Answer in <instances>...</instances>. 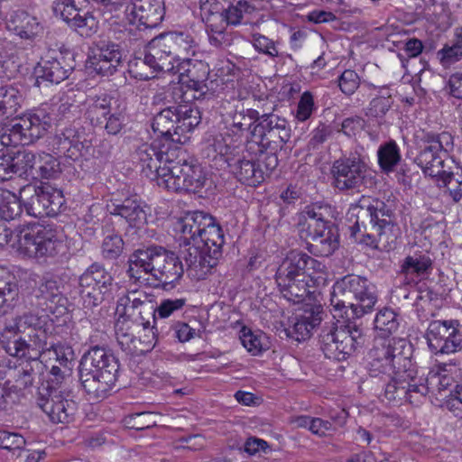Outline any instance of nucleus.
Returning a JSON list of instances; mask_svg holds the SVG:
<instances>
[{
    "label": "nucleus",
    "mask_w": 462,
    "mask_h": 462,
    "mask_svg": "<svg viewBox=\"0 0 462 462\" xmlns=\"http://www.w3.org/2000/svg\"><path fill=\"white\" fill-rule=\"evenodd\" d=\"M65 23L83 37H91L98 31V21L90 12H79Z\"/></svg>",
    "instance_id": "obj_46"
},
{
    "label": "nucleus",
    "mask_w": 462,
    "mask_h": 462,
    "mask_svg": "<svg viewBox=\"0 0 462 462\" xmlns=\"http://www.w3.org/2000/svg\"><path fill=\"white\" fill-rule=\"evenodd\" d=\"M419 387L417 393L421 396V400L427 394L448 396L456 383L452 375H441L439 372L428 374L426 377L419 376Z\"/></svg>",
    "instance_id": "obj_34"
},
{
    "label": "nucleus",
    "mask_w": 462,
    "mask_h": 462,
    "mask_svg": "<svg viewBox=\"0 0 462 462\" xmlns=\"http://www.w3.org/2000/svg\"><path fill=\"white\" fill-rule=\"evenodd\" d=\"M23 212L20 199L12 191L5 189L0 200V217L5 221L14 220Z\"/></svg>",
    "instance_id": "obj_49"
},
{
    "label": "nucleus",
    "mask_w": 462,
    "mask_h": 462,
    "mask_svg": "<svg viewBox=\"0 0 462 462\" xmlns=\"http://www.w3.org/2000/svg\"><path fill=\"white\" fill-rule=\"evenodd\" d=\"M22 101L23 96L16 88L11 85L0 86V120L16 116Z\"/></svg>",
    "instance_id": "obj_41"
},
{
    "label": "nucleus",
    "mask_w": 462,
    "mask_h": 462,
    "mask_svg": "<svg viewBox=\"0 0 462 462\" xmlns=\"http://www.w3.org/2000/svg\"><path fill=\"white\" fill-rule=\"evenodd\" d=\"M432 263L433 262L428 253L416 251L403 259L400 266V273L406 278L413 275L417 277L424 276L430 273Z\"/></svg>",
    "instance_id": "obj_38"
},
{
    "label": "nucleus",
    "mask_w": 462,
    "mask_h": 462,
    "mask_svg": "<svg viewBox=\"0 0 462 462\" xmlns=\"http://www.w3.org/2000/svg\"><path fill=\"white\" fill-rule=\"evenodd\" d=\"M429 349L435 355L462 350V326L457 319L432 320L425 333Z\"/></svg>",
    "instance_id": "obj_21"
},
{
    "label": "nucleus",
    "mask_w": 462,
    "mask_h": 462,
    "mask_svg": "<svg viewBox=\"0 0 462 462\" xmlns=\"http://www.w3.org/2000/svg\"><path fill=\"white\" fill-rule=\"evenodd\" d=\"M200 16L206 23L223 22L222 16L224 6L217 0H199Z\"/></svg>",
    "instance_id": "obj_55"
},
{
    "label": "nucleus",
    "mask_w": 462,
    "mask_h": 462,
    "mask_svg": "<svg viewBox=\"0 0 462 462\" xmlns=\"http://www.w3.org/2000/svg\"><path fill=\"white\" fill-rule=\"evenodd\" d=\"M18 297V287L14 282H5L0 287V316L13 308Z\"/></svg>",
    "instance_id": "obj_62"
},
{
    "label": "nucleus",
    "mask_w": 462,
    "mask_h": 462,
    "mask_svg": "<svg viewBox=\"0 0 462 462\" xmlns=\"http://www.w3.org/2000/svg\"><path fill=\"white\" fill-rule=\"evenodd\" d=\"M206 32L209 43L216 48H224L229 45V38L226 32V26L224 22L206 24Z\"/></svg>",
    "instance_id": "obj_58"
},
{
    "label": "nucleus",
    "mask_w": 462,
    "mask_h": 462,
    "mask_svg": "<svg viewBox=\"0 0 462 462\" xmlns=\"http://www.w3.org/2000/svg\"><path fill=\"white\" fill-rule=\"evenodd\" d=\"M240 145L235 143L227 132L225 134H217L208 136L204 142L203 154L209 160H223L226 163L229 156H234L239 152Z\"/></svg>",
    "instance_id": "obj_32"
},
{
    "label": "nucleus",
    "mask_w": 462,
    "mask_h": 462,
    "mask_svg": "<svg viewBox=\"0 0 462 462\" xmlns=\"http://www.w3.org/2000/svg\"><path fill=\"white\" fill-rule=\"evenodd\" d=\"M378 296L374 284L365 277L347 274L337 280L330 292L331 311L334 318H350L360 320L370 313Z\"/></svg>",
    "instance_id": "obj_7"
},
{
    "label": "nucleus",
    "mask_w": 462,
    "mask_h": 462,
    "mask_svg": "<svg viewBox=\"0 0 462 462\" xmlns=\"http://www.w3.org/2000/svg\"><path fill=\"white\" fill-rule=\"evenodd\" d=\"M206 176L202 168L194 160L172 158V163L168 164L165 177L159 180V186L176 192H197L204 187Z\"/></svg>",
    "instance_id": "obj_19"
},
{
    "label": "nucleus",
    "mask_w": 462,
    "mask_h": 462,
    "mask_svg": "<svg viewBox=\"0 0 462 462\" xmlns=\"http://www.w3.org/2000/svg\"><path fill=\"white\" fill-rule=\"evenodd\" d=\"M35 296L38 299L57 304L64 300L59 282L52 278L47 277H43L41 280L35 291Z\"/></svg>",
    "instance_id": "obj_51"
},
{
    "label": "nucleus",
    "mask_w": 462,
    "mask_h": 462,
    "mask_svg": "<svg viewBox=\"0 0 462 462\" xmlns=\"http://www.w3.org/2000/svg\"><path fill=\"white\" fill-rule=\"evenodd\" d=\"M240 339L243 346L253 356H257L263 352L262 336L254 334L251 329L244 328L241 330Z\"/></svg>",
    "instance_id": "obj_63"
},
{
    "label": "nucleus",
    "mask_w": 462,
    "mask_h": 462,
    "mask_svg": "<svg viewBox=\"0 0 462 462\" xmlns=\"http://www.w3.org/2000/svg\"><path fill=\"white\" fill-rule=\"evenodd\" d=\"M92 56L97 57L99 60H108L118 67L123 65V51H121L120 44L110 39L98 41Z\"/></svg>",
    "instance_id": "obj_45"
},
{
    "label": "nucleus",
    "mask_w": 462,
    "mask_h": 462,
    "mask_svg": "<svg viewBox=\"0 0 462 462\" xmlns=\"http://www.w3.org/2000/svg\"><path fill=\"white\" fill-rule=\"evenodd\" d=\"M454 148V137L448 132L422 133L414 162L439 188H446L454 202L462 199V171L454 172L447 160Z\"/></svg>",
    "instance_id": "obj_3"
},
{
    "label": "nucleus",
    "mask_w": 462,
    "mask_h": 462,
    "mask_svg": "<svg viewBox=\"0 0 462 462\" xmlns=\"http://www.w3.org/2000/svg\"><path fill=\"white\" fill-rule=\"evenodd\" d=\"M368 174L365 157L356 152L336 160L331 167L333 185L340 191L359 192L365 185Z\"/></svg>",
    "instance_id": "obj_20"
},
{
    "label": "nucleus",
    "mask_w": 462,
    "mask_h": 462,
    "mask_svg": "<svg viewBox=\"0 0 462 462\" xmlns=\"http://www.w3.org/2000/svg\"><path fill=\"white\" fill-rule=\"evenodd\" d=\"M175 152L171 143H143L135 150L134 159L138 161L144 175L156 180L159 184L160 179L165 177L168 164L172 163Z\"/></svg>",
    "instance_id": "obj_23"
},
{
    "label": "nucleus",
    "mask_w": 462,
    "mask_h": 462,
    "mask_svg": "<svg viewBox=\"0 0 462 462\" xmlns=\"http://www.w3.org/2000/svg\"><path fill=\"white\" fill-rule=\"evenodd\" d=\"M174 59L163 51L152 42H148L143 59L141 63L147 65L152 71L150 73L136 72L135 79L141 80H148L155 77L158 72H166L167 70L173 69Z\"/></svg>",
    "instance_id": "obj_31"
},
{
    "label": "nucleus",
    "mask_w": 462,
    "mask_h": 462,
    "mask_svg": "<svg viewBox=\"0 0 462 462\" xmlns=\"http://www.w3.org/2000/svg\"><path fill=\"white\" fill-rule=\"evenodd\" d=\"M327 208L311 204L302 210L299 217L298 230L301 238L310 240L308 250L314 255L328 257L339 245L337 226L325 216Z\"/></svg>",
    "instance_id": "obj_11"
},
{
    "label": "nucleus",
    "mask_w": 462,
    "mask_h": 462,
    "mask_svg": "<svg viewBox=\"0 0 462 462\" xmlns=\"http://www.w3.org/2000/svg\"><path fill=\"white\" fill-rule=\"evenodd\" d=\"M180 239L184 241L181 235ZM178 255L185 262L189 275L198 281L206 279L218 263L216 257L204 254V248L198 242H183V247L180 249Z\"/></svg>",
    "instance_id": "obj_26"
},
{
    "label": "nucleus",
    "mask_w": 462,
    "mask_h": 462,
    "mask_svg": "<svg viewBox=\"0 0 462 462\" xmlns=\"http://www.w3.org/2000/svg\"><path fill=\"white\" fill-rule=\"evenodd\" d=\"M255 11V7L247 1L240 0L236 5H232L227 8H224L222 16L224 24L237 25L241 23L245 14H252Z\"/></svg>",
    "instance_id": "obj_52"
},
{
    "label": "nucleus",
    "mask_w": 462,
    "mask_h": 462,
    "mask_svg": "<svg viewBox=\"0 0 462 462\" xmlns=\"http://www.w3.org/2000/svg\"><path fill=\"white\" fill-rule=\"evenodd\" d=\"M172 46L176 53V57L195 55L198 45L194 37L185 32H170Z\"/></svg>",
    "instance_id": "obj_48"
},
{
    "label": "nucleus",
    "mask_w": 462,
    "mask_h": 462,
    "mask_svg": "<svg viewBox=\"0 0 462 462\" xmlns=\"http://www.w3.org/2000/svg\"><path fill=\"white\" fill-rule=\"evenodd\" d=\"M114 278L104 264L93 263L79 277V294L85 309H93L109 296L114 288Z\"/></svg>",
    "instance_id": "obj_18"
},
{
    "label": "nucleus",
    "mask_w": 462,
    "mask_h": 462,
    "mask_svg": "<svg viewBox=\"0 0 462 462\" xmlns=\"http://www.w3.org/2000/svg\"><path fill=\"white\" fill-rule=\"evenodd\" d=\"M374 323V328L381 333V337H375L373 345L378 339H390L389 336L397 331L399 328L398 315L393 310L383 308L377 312Z\"/></svg>",
    "instance_id": "obj_43"
},
{
    "label": "nucleus",
    "mask_w": 462,
    "mask_h": 462,
    "mask_svg": "<svg viewBox=\"0 0 462 462\" xmlns=\"http://www.w3.org/2000/svg\"><path fill=\"white\" fill-rule=\"evenodd\" d=\"M69 371V368H61L58 365H52L49 373V377L38 387L37 393H42V389L47 390L48 393L54 391H71L69 384L70 381Z\"/></svg>",
    "instance_id": "obj_44"
},
{
    "label": "nucleus",
    "mask_w": 462,
    "mask_h": 462,
    "mask_svg": "<svg viewBox=\"0 0 462 462\" xmlns=\"http://www.w3.org/2000/svg\"><path fill=\"white\" fill-rule=\"evenodd\" d=\"M440 64L444 68H448L454 63L462 60V48L456 47L453 44H445L442 49L437 52Z\"/></svg>",
    "instance_id": "obj_64"
},
{
    "label": "nucleus",
    "mask_w": 462,
    "mask_h": 462,
    "mask_svg": "<svg viewBox=\"0 0 462 462\" xmlns=\"http://www.w3.org/2000/svg\"><path fill=\"white\" fill-rule=\"evenodd\" d=\"M316 109L317 107L315 106L312 93L305 91L300 97L294 116L297 121L305 122L311 117Z\"/></svg>",
    "instance_id": "obj_59"
},
{
    "label": "nucleus",
    "mask_w": 462,
    "mask_h": 462,
    "mask_svg": "<svg viewBox=\"0 0 462 462\" xmlns=\"http://www.w3.org/2000/svg\"><path fill=\"white\" fill-rule=\"evenodd\" d=\"M377 160L383 172L390 173L395 171L402 162V153L394 140L391 139L380 144L377 150Z\"/></svg>",
    "instance_id": "obj_40"
},
{
    "label": "nucleus",
    "mask_w": 462,
    "mask_h": 462,
    "mask_svg": "<svg viewBox=\"0 0 462 462\" xmlns=\"http://www.w3.org/2000/svg\"><path fill=\"white\" fill-rule=\"evenodd\" d=\"M184 273V264L173 251L161 245H151L134 250L128 258L127 273L139 281L143 274H151L164 290L172 289Z\"/></svg>",
    "instance_id": "obj_5"
},
{
    "label": "nucleus",
    "mask_w": 462,
    "mask_h": 462,
    "mask_svg": "<svg viewBox=\"0 0 462 462\" xmlns=\"http://www.w3.org/2000/svg\"><path fill=\"white\" fill-rule=\"evenodd\" d=\"M34 365L36 364L32 361H22L18 365L10 367L7 372L9 378L6 382L10 383V386L21 398L25 396L26 392L30 393L33 387L36 375Z\"/></svg>",
    "instance_id": "obj_33"
},
{
    "label": "nucleus",
    "mask_w": 462,
    "mask_h": 462,
    "mask_svg": "<svg viewBox=\"0 0 462 462\" xmlns=\"http://www.w3.org/2000/svg\"><path fill=\"white\" fill-rule=\"evenodd\" d=\"M116 312L144 329L154 328L156 310L154 304L143 291H131L118 298Z\"/></svg>",
    "instance_id": "obj_22"
},
{
    "label": "nucleus",
    "mask_w": 462,
    "mask_h": 462,
    "mask_svg": "<svg viewBox=\"0 0 462 462\" xmlns=\"http://www.w3.org/2000/svg\"><path fill=\"white\" fill-rule=\"evenodd\" d=\"M157 414L150 411H143L129 414L125 418V423L127 428L135 430H143L156 426Z\"/></svg>",
    "instance_id": "obj_56"
},
{
    "label": "nucleus",
    "mask_w": 462,
    "mask_h": 462,
    "mask_svg": "<svg viewBox=\"0 0 462 462\" xmlns=\"http://www.w3.org/2000/svg\"><path fill=\"white\" fill-rule=\"evenodd\" d=\"M88 0H54L52 10L55 16L60 17L64 22L81 12Z\"/></svg>",
    "instance_id": "obj_54"
},
{
    "label": "nucleus",
    "mask_w": 462,
    "mask_h": 462,
    "mask_svg": "<svg viewBox=\"0 0 462 462\" xmlns=\"http://www.w3.org/2000/svg\"><path fill=\"white\" fill-rule=\"evenodd\" d=\"M99 5L97 11L105 22H110L113 18L118 17L119 12L127 4L126 0H93Z\"/></svg>",
    "instance_id": "obj_60"
},
{
    "label": "nucleus",
    "mask_w": 462,
    "mask_h": 462,
    "mask_svg": "<svg viewBox=\"0 0 462 462\" xmlns=\"http://www.w3.org/2000/svg\"><path fill=\"white\" fill-rule=\"evenodd\" d=\"M85 116L94 126L104 127L107 134H118L125 124V112L117 98L103 92L88 96L85 101Z\"/></svg>",
    "instance_id": "obj_16"
},
{
    "label": "nucleus",
    "mask_w": 462,
    "mask_h": 462,
    "mask_svg": "<svg viewBox=\"0 0 462 462\" xmlns=\"http://www.w3.org/2000/svg\"><path fill=\"white\" fill-rule=\"evenodd\" d=\"M25 439L19 433L0 430V448L9 451H17V457L25 446Z\"/></svg>",
    "instance_id": "obj_61"
},
{
    "label": "nucleus",
    "mask_w": 462,
    "mask_h": 462,
    "mask_svg": "<svg viewBox=\"0 0 462 462\" xmlns=\"http://www.w3.org/2000/svg\"><path fill=\"white\" fill-rule=\"evenodd\" d=\"M248 145L250 146L249 143ZM248 156V148L245 151L241 146L239 152L226 160V164L234 176L241 183L248 186L255 187L261 184L279 164L278 156L274 152H260L257 161Z\"/></svg>",
    "instance_id": "obj_13"
},
{
    "label": "nucleus",
    "mask_w": 462,
    "mask_h": 462,
    "mask_svg": "<svg viewBox=\"0 0 462 462\" xmlns=\"http://www.w3.org/2000/svg\"><path fill=\"white\" fill-rule=\"evenodd\" d=\"M7 28L23 39H31L42 31L38 18L23 10H16L10 14Z\"/></svg>",
    "instance_id": "obj_35"
},
{
    "label": "nucleus",
    "mask_w": 462,
    "mask_h": 462,
    "mask_svg": "<svg viewBox=\"0 0 462 462\" xmlns=\"http://www.w3.org/2000/svg\"><path fill=\"white\" fill-rule=\"evenodd\" d=\"M397 199L393 193H384L382 198L362 196L348 209L350 219L355 222L349 226V235L356 243L370 248H378V244L391 246L395 236L387 233L396 227L395 211Z\"/></svg>",
    "instance_id": "obj_2"
},
{
    "label": "nucleus",
    "mask_w": 462,
    "mask_h": 462,
    "mask_svg": "<svg viewBox=\"0 0 462 462\" xmlns=\"http://www.w3.org/2000/svg\"><path fill=\"white\" fill-rule=\"evenodd\" d=\"M157 93L152 97V105H162L153 116L152 128L164 138L165 143L182 144L189 140L187 133L191 132L201 121L200 112L192 104H178L175 100H156Z\"/></svg>",
    "instance_id": "obj_9"
},
{
    "label": "nucleus",
    "mask_w": 462,
    "mask_h": 462,
    "mask_svg": "<svg viewBox=\"0 0 462 462\" xmlns=\"http://www.w3.org/2000/svg\"><path fill=\"white\" fill-rule=\"evenodd\" d=\"M31 189H35L40 192L42 217L58 215L65 201L60 190L49 184H42L40 186H28L23 191H31Z\"/></svg>",
    "instance_id": "obj_37"
},
{
    "label": "nucleus",
    "mask_w": 462,
    "mask_h": 462,
    "mask_svg": "<svg viewBox=\"0 0 462 462\" xmlns=\"http://www.w3.org/2000/svg\"><path fill=\"white\" fill-rule=\"evenodd\" d=\"M51 145L58 155L77 161L89 152L92 142L84 131L69 126L54 136Z\"/></svg>",
    "instance_id": "obj_25"
},
{
    "label": "nucleus",
    "mask_w": 462,
    "mask_h": 462,
    "mask_svg": "<svg viewBox=\"0 0 462 462\" xmlns=\"http://www.w3.org/2000/svg\"><path fill=\"white\" fill-rule=\"evenodd\" d=\"M119 373L118 359L112 351L92 346L82 356L79 365L80 383L91 401L105 399L114 388Z\"/></svg>",
    "instance_id": "obj_6"
},
{
    "label": "nucleus",
    "mask_w": 462,
    "mask_h": 462,
    "mask_svg": "<svg viewBox=\"0 0 462 462\" xmlns=\"http://www.w3.org/2000/svg\"><path fill=\"white\" fill-rule=\"evenodd\" d=\"M43 320L28 313L6 321L0 332V346L11 356L39 365V358L46 347V331L42 329Z\"/></svg>",
    "instance_id": "obj_4"
},
{
    "label": "nucleus",
    "mask_w": 462,
    "mask_h": 462,
    "mask_svg": "<svg viewBox=\"0 0 462 462\" xmlns=\"http://www.w3.org/2000/svg\"><path fill=\"white\" fill-rule=\"evenodd\" d=\"M320 265L314 258L307 254L293 250L291 251L279 265L275 281L282 296L289 301L299 303L307 298L311 299L314 291L311 288L319 283L320 276L314 278L308 273L310 268Z\"/></svg>",
    "instance_id": "obj_8"
},
{
    "label": "nucleus",
    "mask_w": 462,
    "mask_h": 462,
    "mask_svg": "<svg viewBox=\"0 0 462 462\" xmlns=\"http://www.w3.org/2000/svg\"><path fill=\"white\" fill-rule=\"evenodd\" d=\"M291 136V128L285 117L273 112L263 113L251 130L249 149H252V144H257L259 152L276 154L290 141Z\"/></svg>",
    "instance_id": "obj_14"
},
{
    "label": "nucleus",
    "mask_w": 462,
    "mask_h": 462,
    "mask_svg": "<svg viewBox=\"0 0 462 462\" xmlns=\"http://www.w3.org/2000/svg\"><path fill=\"white\" fill-rule=\"evenodd\" d=\"M60 173V162L49 153L38 154L34 175L42 179H55Z\"/></svg>",
    "instance_id": "obj_50"
},
{
    "label": "nucleus",
    "mask_w": 462,
    "mask_h": 462,
    "mask_svg": "<svg viewBox=\"0 0 462 462\" xmlns=\"http://www.w3.org/2000/svg\"><path fill=\"white\" fill-rule=\"evenodd\" d=\"M14 174L22 177L23 175H32L34 177L38 155L32 151L19 150L14 155H11Z\"/></svg>",
    "instance_id": "obj_47"
},
{
    "label": "nucleus",
    "mask_w": 462,
    "mask_h": 462,
    "mask_svg": "<svg viewBox=\"0 0 462 462\" xmlns=\"http://www.w3.org/2000/svg\"><path fill=\"white\" fill-rule=\"evenodd\" d=\"M175 230L182 236L184 242H198L204 254H209L217 261L222 257L225 234L221 226L208 213L204 211L187 212L180 218Z\"/></svg>",
    "instance_id": "obj_12"
},
{
    "label": "nucleus",
    "mask_w": 462,
    "mask_h": 462,
    "mask_svg": "<svg viewBox=\"0 0 462 462\" xmlns=\"http://www.w3.org/2000/svg\"><path fill=\"white\" fill-rule=\"evenodd\" d=\"M342 320L326 322L319 335V343L328 359L346 360L366 342L365 329L360 320L341 318Z\"/></svg>",
    "instance_id": "obj_10"
},
{
    "label": "nucleus",
    "mask_w": 462,
    "mask_h": 462,
    "mask_svg": "<svg viewBox=\"0 0 462 462\" xmlns=\"http://www.w3.org/2000/svg\"><path fill=\"white\" fill-rule=\"evenodd\" d=\"M259 112L253 108L236 106L226 118V132L234 137L235 143L242 145L244 136L258 123Z\"/></svg>",
    "instance_id": "obj_30"
},
{
    "label": "nucleus",
    "mask_w": 462,
    "mask_h": 462,
    "mask_svg": "<svg viewBox=\"0 0 462 462\" xmlns=\"http://www.w3.org/2000/svg\"><path fill=\"white\" fill-rule=\"evenodd\" d=\"M128 21L138 23L144 29H152L161 24L164 18L163 0H134L131 5H125Z\"/></svg>",
    "instance_id": "obj_28"
},
{
    "label": "nucleus",
    "mask_w": 462,
    "mask_h": 462,
    "mask_svg": "<svg viewBox=\"0 0 462 462\" xmlns=\"http://www.w3.org/2000/svg\"><path fill=\"white\" fill-rule=\"evenodd\" d=\"M42 391L37 393L36 402L51 422L69 423L73 420L78 403L73 399L72 391Z\"/></svg>",
    "instance_id": "obj_24"
},
{
    "label": "nucleus",
    "mask_w": 462,
    "mask_h": 462,
    "mask_svg": "<svg viewBox=\"0 0 462 462\" xmlns=\"http://www.w3.org/2000/svg\"><path fill=\"white\" fill-rule=\"evenodd\" d=\"M107 210L110 215L123 217L129 226L139 229L147 223L150 208L139 195L133 194L124 199H112Z\"/></svg>",
    "instance_id": "obj_27"
},
{
    "label": "nucleus",
    "mask_w": 462,
    "mask_h": 462,
    "mask_svg": "<svg viewBox=\"0 0 462 462\" xmlns=\"http://www.w3.org/2000/svg\"><path fill=\"white\" fill-rule=\"evenodd\" d=\"M16 237L17 251L24 256L33 258L55 255L57 246L60 244L56 231L51 226L39 222L23 226Z\"/></svg>",
    "instance_id": "obj_17"
},
{
    "label": "nucleus",
    "mask_w": 462,
    "mask_h": 462,
    "mask_svg": "<svg viewBox=\"0 0 462 462\" xmlns=\"http://www.w3.org/2000/svg\"><path fill=\"white\" fill-rule=\"evenodd\" d=\"M125 242L121 236L109 234L106 236L101 244V255L105 260H117L124 252Z\"/></svg>",
    "instance_id": "obj_53"
},
{
    "label": "nucleus",
    "mask_w": 462,
    "mask_h": 462,
    "mask_svg": "<svg viewBox=\"0 0 462 462\" xmlns=\"http://www.w3.org/2000/svg\"><path fill=\"white\" fill-rule=\"evenodd\" d=\"M48 337L46 336V347L45 352H53L55 359L59 362L60 365L64 368L68 367V363L72 361L74 352L71 346L62 343H53L47 341Z\"/></svg>",
    "instance_id": "obj_57"
},
{
    "label": "nucleus",
    "mask_w": 462,
    "mask_h": 462,
    "mask_svg": "<svg viewBox=\"0 0 462 462\" xmlns=\"http://www.w3.org/2000/svg\"><path fill=\"white\" fill-rule=\"evenodd\" d=\"M208 91L185 89L184 83L170 85L167 88L157 92L156 100H175L178 104H190L191 100L205 99Z\"/></svg>",
    "instance_id": "obj_39"
},
{
    "label": "nucleus",
    "mask_w": 462,
    "mask_h": 462,
    "mask_svg": "<svg viewBox=\"0 0 462 462\" xmlns=\"http://www.w3.org/2000/svg\"><path fill=\"white\" fill-rule=\"evenodd\" d=\"M368 357L370 376L380 377L385 382V399L394 404L421 402V396L417 393L419 372L411 359V346L406 339L375 340Z\"/></svg>",
    "instance_id": "obj_1"
},
{
    "label": "nucleus",
    "mask_w": 462,
    "mask_h": 462,
    "mask_svg": "<svg viewBox=\"0 0 462 462\" xmlns=\"http://www.w3.org/2000/svg\"><path fill=\"white\" fill-rule=\"evenodd\" d=\"M74 66L69 63L62 53L55 56L47 55L42 58L34 68L36 84L42 82L59 84L69 78Z\"/></svg>",
    "instance_id": "obj_29"
},
{
    "label": "nucleus",
    "mask_w": 462,
    "mask_h": 462,
    "mask_svg": "<svg viewBox=\"0 0 462 462\" xmlns=\"http://www.w3.org/2000/svg\"><path fill=\"white\" fill-rule=\"evenodd\" d=\"M393 104V99L389 95L387 97L380 96L374 97L365 109V116L369 121L376 125L378 127H387V115Z\"/></svg>",
    "instance_id": "obj_42"
},
{
    "label": "nucleus",
    "mask_w": 462,
    "mask_h": 462,
    "mask_svg": "<svg viewBox=\"0 0 462 462\" xmlns=\"http://www.w3.org/2000/svg\"><path fill=\"white\" fill-rule=\"evenodd\" d=\"M50 124L51 117L42 109L23 115L12 128L0 130V149L34 143L45 134Z\"/></svg>",
    "instance_id": "obj_15"
},
{
    "label": "nucleus",
    "mask_w": 462,
    "mask_h": 462,
    "mask_svg": "<svg viewBox=\"0 0 462 462\" xmlns=\"http://www.w3.org/2000/svg\"><path fill=\"white\" fill-rule=\"evenodd\" d=\"M323 310L320 305L311 307L310 310H305L304 314L296 319L291 328H289L288 335L298 341L305 340L310 337L311 331L322 320Z\"/></svg>",
    "instance_id": "obj_36"
}]
</instances>
